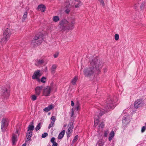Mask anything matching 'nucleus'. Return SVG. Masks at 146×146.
Wrapping results in <instances>:
<instances>
[{"label":"nucleus","instance_id":"obj_1","mask_svg":"<svg viewBox=\"0 0 146 146\" xmlns=\"http://www.w3.org/2000/svg\"><path fill=\"white\" fill-rule=\"evenodd\" d=\"M90 65L84 69L83 73L86 77L90 78L96 73L101 67L102 62L97 57H92L90 58Z\"/></svg>","mask_w":146,"mask_h":146},{"label":"nucleus","instance_id":"obj_2","mask_svg":"<svg viewBox=\"0 0 146 146\" xmlns=\"http://www.w3.org/2000/svg\"><path fill=\"white\" fill-rule=\"evenodd\" d=\"M74 21L69 23L66 19H62L59 22V27L60 30L64 31L66 30H72L74 28Z\"/></svg>","mask_w":146,"mask_h":146},{"label":"nucleus","instance_id":"obj_3","mask_svg":"<svg viewBox=\"0 0 146 146\" xmlns=\"http://www.w3.org/2000/svg\"><path fill=\"white\" fill-rule=\"evenodd\" d=\"M106 104L105 105V106L104 105L102 106V108H105V109H102V110H100V111H102V113H100V115H102L106 112L109 111L110 109H113L115 106L114 104L115 102H114L110 98H108L107 100Z\"/></svg>","mask_w":146,"mask_h":146},{"label":"nucleus","instance_id":"obj_4","mask_svg":"<svg viewBox=\"0 0 146 146\" xmlns=\"http://www.w3.org/2000/svg\"><path fill=\"white\" fill-rule=\"evenodd\" d=\"M43 35L41 33H39L34 37L32 43L34 45H38L40 44L43 40Z\"/></svg>","mask_w":146,"mask_h":146},{"label":"nucleus","instance_id":"obj_5","mask_svg":"<svg viewBox=\"0 0 146 146\" xmlns=\"http://www.w3.org/2000/svg\"><path fill=\"white\" fill-rule=\"evenodd\" d=\"M9 122L7 118H3L1 121V129L3 132L5 131L8 126Z\"/></svg>","mask_w":146,"mask_h":146},{"label":"nucleus","instance_id":"obj_6","mask_svg":"<svg viewBox=\"0 0 146 146\" xmlns=\"http://www.w3.org/2000/svg\"><path fill=\"white\" fill-rule=\"evenodd\" d=\"M52 88L51 87L47 86L45 87L43 89V95L46 96H48L50 95Z\"/></svg>","mask_w":146,"mask_h":146},{"label":"nucleus","instance_id":"obj_7","mask_svg":"<svg viewBox=\"0 0 146 146\" xmlns=\"http://www.w3.org/2000/svg\"><path fill=\"white\" fill-rule=\"evenodd\" d=\"M143 105V100L140 99L136 100L134 103V107L136 109L139 108V107H142Z\"/></svg>","mask_w":146,"mask_h":146},{"label":"nucleus","instance_id":"obj_8","mask_svg":"<svg viewBox=\"0 0 146 146\" xmlns=\"http://www.w3.org/2000/svg\"><path fill=\"white\" fill-rule=\"evenodd\" d=\"M40 70H37L34 73L32 76V79H36L37 81H39L40 79L39 77L41 76V74L40 73Z\"/></svg>","mask_w":146,"mask_h":146},{"label":"nucleus","instance_id":"obj_9","mask_svg":"<svg viewBox=\"0 0 146 146\" xmlns=\"http://www.w3.org/2000/svg\"><path fill=\"white\" fill-rule=\"evenodd\" d=\"M2 96L4 98H7L10 95V91L6 88L2 90Z\"/></svg>","mask_w":146,"mask_h":146},{"label":"nucleus","instance_id":"obj_10","mask_svg":"<svg viewBox=\"0 0 146 146\" xmlns=\"http://www.w3.org/2000/svg\"><path fill=\"white\" fill-rule=\"evenodd\" d=\"M12 32L8 28L6 29L3 33V35L4 36L6 37L9 38L12 34Z\"/></svg>","mask_w":146,"mask_h":146},{"label":"nucleus","instance_id":"obj_11","mask_svg":"<svg viewBox=\"0 0 146 146\" xmlns=\"http://www.w3.org/2000/svg\"><path fill=\"white\" fill-rule=\"evenodd\" d=\"M43 89V87L40 86H37L35 89V93L37 96H39L42 90Z\"/></svg>","mask_w":146,"mask_h":146},{"label":"nucleus","instance_id":"obj_12","mask_svg":"<svg viewBox=\"0 0 146 146\" xmlns=\"http://www.w3.org/2000/svg\"><path fill=\"white\" fill-rule=\"evenodd\" d=\"M44 62V60L42 59H37L35 61V64L37 66H39Z\"/></svg>","mask_w":146,"mask_h":146},{"label":"nucleus","instance_id":"obj_13","mask_svg":"<svg viewBox=\"0 0 146 146\" xmlns=\"http://www.w3.org/2000/svg\"><path fill=\"white\" fill-rule=\"evenodd\" d=\"M54 108V106L52 104L50 105L48 107H46L43 109V110L45 112H47L48 111L51 110L53 109Z\"/></svg>","mask_w":146,"mask_h":146},{"label":"nucleus","instance_id":"obj_14","mask_svg":"<svg viewBox=\"0 0 146 146\" xmlns=\"http://www.w3.org/2000/svg\"><path fill=\"white\" fill-rule=\"evenodd\" d=\"M9 39V38H8L4 36V37L1 38L0 41L1 44L3 45L5 44Z\"/></svg>","mask_w":146,"mask_h":146},{"label":"nucleus","instance_id":"obj_15","mask_svg":"<svg viewBox=\"0 0 146 146\" xmlns=\"http://www.w3.org/2000/svg\"><path fill=\"white\" fill-rule=\"evenodd\" d=\"M74 1H75L74 4L75 8H78L82 5V2L80 0H74Z\"/></svg>","mask_w":146,"mask_h":146},{"label":"nucleus","instance_id":"obj_16","mask_svg":"<svg viewBox=\"0 0 146 146\" xmlns=\"http://www.w3.org/2000/svg\"><path fill=\"white\" fill-rule=\"evenodd\" d=\"M99 117L98 115H96L94 116V126H96L98 125L99 121Z\"/></svg>","mask_w":146,"mask_h":146},{"label":"nucleus","instance_id":"obj_17","mask_svg":"<svg viewBox=\"0 0 146 146\" xmlns=\"http://www.w3.org/2000/svg\"><path fill=\"white\" fill-rule=\"evenodd\" d=\"M37 9L42 12H44L45 10V7L44 5L43 4L39 5Z\"/></svg>","mask_w":146,"mask_h":146},{"label":"nucleus","instance_id":"obj_18","mask_svg":"<svg viewBox=\"0 0 146 146\" xmlns=\"http://www.w3.org/2000/svg\"><path fill=\"white\" fill-rule=\"evenodd\" d=\"M65 130H63L59 133L58 137L59 139H61L63 137L65 134Z\"/></svg>","mask_w":146,"mask_h":146},{"label":"nucleus","instance_id":"obj_19","mask_svg":"<svg viewBox=\"0 0 146 146\" xmlns=\"http://www.w3.org/2000/svg\"><path fill=\"white\" fill-rule=\"evenodd\" d=\"M17 141V137L14 134H13L12 137V141L13 144V145L15 144Z\"/></svg>","mask_w":146,"mask_h":146},{"label":"nucleus","instance_id":"obj_20","mask_svg":"<svg viewBox=\"0 0 146 146\" xmlns=\"http://www.w3.org/2000/svg\"><path fill=\"white\" fill-rule=\"evenodd\" d=\"M78 79V76H75L72 80V81H71V83L73 85H76Z\"/></svg>","mask_w":146,"mask_h":146},{"label":"nucleus","instance_id":"obj_21","mask_svg":"<svg viewBox=\"0 0 146 146\" xmlns=\"http://www.w3.org/2000/svg\"><path fill=\"white\" fill-rule=\"evenodd\" d=\"M114 133L113 131H112L110 132L108 139L109 141H111L113 138L114 137Z\"/></svg>","mask_w":146,"mask_h":146},{"label":"nucleus","instance_id":"obj_22","mask_svg":"<svg viewBox=\"0 0 146 146\" xmlns=\"http://www.w3.org/2000/svg\"><path fill=\"white\" fill-rule=\"evenodd\" d=\"M69 127L68 129L71 130L72 131V129H73L74 126L73 125V123L72 122H70L68 124Z\"/></svg>","mask_w":146,"mask_h":146},{"label":"nucleus","instance_id":"obj_23","mask_svg":"<svg viewBox=\"0 0 146 146\" xmlns=\"http://www.w3.org/2000/svg\"><path fill=\"white\" fill-rule=\"evenodd\" d=\"M53 21L54 22H58L60 20L59 17L58 16H54L53 17Z\"/></svg>","mask_w":146,"mask_h":146},{"label":"nucleus","instance_id":"obj_24","mask_svg":"<svg viewBox=\"0 0 146 146\" xmlns=\"http://www.w3.org/2000/svg\"><path fill=\"white\" fill-rule=\"evenodd\" d=\"M74 109L75 110H76V111H78L80 110V103L78 102H77L76 104L75 107Z\"/></svg>","mask_w":146,"mask_h":146},{"label":"nucleus","instance_id":"obj_25","mask_svg":"<svg viewBox=\"0 0 146 146\" xmlns=\"http://www.w3.org/2000/svg\"><path fill=\"white\" fill-rule=\"evenodd\" d=\"M28 131H33V130L34 129V126L33 125H29V126L28 127Z\"/></svg>","mask_w":146,"mask_h":146},{"label":"nucleus","instance_id":"obj_26","mask_svg":"<svg viewBox=\"0 0 146 146\" xmlns=\"http://www.w3.org/2000/svg\"><path fill=\"white\" fill-rule=\"evenodd\" d=\"M72 132L71 130L68 129L67 131L66 132L67 137V138H69L70 137Z\"/></svg>","mask_w":146,"mask_h":146},{"label":"nucleus","instance_id":"obj_27","mask_svg":"<svg viewBox=\"0 0 146 146\" xmlns=\"http://www.w3.org/2000/svg\"><path fill=\"white\" fill-rule=\"evenodd\" d=\"M28 13L27 12H25L23 17V20H25V19L27 18V15Z\"/></svg>","mask_w":146,"mask_h":146},{"label":"nucleus","instance_id":"obj_28","mask_svg":"<svg viewBox=\"0 0 146 146\" xmlns=\"http://www.w3.org/2000/svg\"><path fill=\"white\" fill-rule=\"evenodd\" d=\"M31 137L32 136L31 135H26V139L25 141L27 142L29 141L31 139Z\"/></svg>","mask_w":146,"mask_h":146},{"label":"nucleus","instance_id":"obj_29","mask_svg":"<svg viewBox=\"0 0 146 146\" xmlns=\"http://www.w3.org/2000/svg\"><path fill=\"white\" fill-rule=\"evenodd\" d=\"M41 124L40 123H39L38 124L37 126L35 127V130L36 131L39 130L41 128Z\"/></svg>","mask_w":146,"mask_h":146},{"label":"nucleus","instance_id":"obj_30","mask_svg":"<svg viewBox=\"0 0 146 146\" xmlns=\"http://www.w3.org/2000/svg\"><path fill=\"white\" fill-rule=\"evenodd\" d=\"M78 139V136L76 135L74 137V139L72 140V143H75L77 140Z\"/></svg>","mask_w":146,"mask_h":146},{"label":"nucleus","instance_id":"obj_31","mask_svg":"<svg viewBox=\"0 0 146 146\" xmlns=\"http://www.w3.org/2000/svg\"><path fill=\"white\" fill-rule=\"evenodd\" d=\"M109 133V131L108 130H106V131H105L104 133V136L105 137H106L107 136L108 134Z\"/></svg>","mask_w":146,"mask_h":146},{"label":"nucleus","instance_id":"obj_32","mask_svg":"<svg viewBox=\"0 0 146 146\" xmlns=\"http://www.w3.org/2000/svg\"><path fill=\"white\" fill-rule=\"evenodd\" d=\"M46 79V78L44 77V76H42L40 79V81L42 82L43 83H45L46 82L45 81V80Z\"/></svg>","mask_w":146,"mask_h":146},{"label":"nucleus","instance_id":"obj_33","mask_svg":"<svg viewBox=\"0 0 146 146\" xmlns=\"http://www.w3.org/2000/svg\"><path fill=\"white\" fill-rule=\"evenodd\" d=\"M104 126V124L103 123H102L98 126L99 129H102Z\"/></svg>","mask_w":146,"mask_h":146},{"label":"nucleus","instance_id":"obj_34","mask_svg":"<svg viewBox=\"0 0 146 146\" xmlns=\"http://www.w3.org/2000/svg\"><path fill=\"white\" fill-rule=\"evenodd\" d=\"M31 99L33 101L35 100L36 99V96L35 95H33L31 96Z\"/></svg>","mask_w":146,"mask_h":146},{"label":"nucleus","instance_id":"obj_35","mask_svg":"<svg viewBox=\"0 0 146 146\" xmlns=\"http://www.w3.org/2000/svg\"><path fill=\"white\" fill-rule=\"evenodd\" d=\"M114 38L115 40H117L119 39V35L118 34H116L114 36Z\"/></svg>","mask_w":146,"mask_h":146},{"label":"nucleus","instance_id":"obj_36","mask_svg":"<svg viewBox=\"0 0 146 146\" xmlns=\"http://www.w3.org/2000/svg\"><path fill=\"white\" fill-rule=\"evenodd\" d=\"M50 119L52 120L51 122L54 123L56 120L55 117L54 116H52L51 117Z\"/></svg>","mask_w":146,"mask_h":146},{"label":"nucleus","instance_id":"obj_37","mask_svg":"<svg viewBox=\"0 0 146 146\" xmlns=\"http://www.w3.org/2000/svg\"><path fill=\"white\" fill-rule=\"evenodd\" d=\"M54 123L51 122V123L49 124V126H48V129H50L51 127L53 126Z\"/></svg>","mask_w":146,"mask_h":146},{"label":"nucleus","instance_id":"obj_38","mask_svg":"<svg viewBox=\"0 0 146 146\" xmlns=\"http://www.w3.org/2000/svg\"><path fill=\"white\" fill-rule=\"evenodd\" d=\"M48 135V133H44L42 135V137L43 138H44Z\"/></svg>","mask_w":146,"mask_h":146},{"label":"nucleus","instance_id":"obj_39","mask_svg":"<svg viewBox=\"0 0 146 146\" xmlns=\"http://www.w3.org/2000/svg\"><path fill=\"white\" fill-rule=\"evenodd\" d=\"M32 133H33V131H27L26 135H31V136H32Z\"/></svg>","mask_w":146,"mask_h":146},{"label":"nucleus","instance_id":"obj_40","mask_svg":"<svg viewBox=\"0 0 146 146\" xmlns=\"http://www.w3.org/2000/svg\"><path fill=\"white\" fill-rule=\"evenodd\" d=\"M98 1L102 4L103 6H104L105 4L103 0H98Z\"/></svg>","mask_w":146,"mask_h":146},{"label":"nucleus","instance_id":"obj_41","mask_svg":"<svg viewBox=\"0 0 146 146\" xmlns=\"http://www.w3.org/2000/svg\"><path fill=\"white\" fill-rule=\"evenodd\" d=\"M102 109H105V108H104V109H103V108H100V109H97V110H98V112H97V113H99V115L100 116H101L102 115H100V113L101 112V113H102V111H100V110H102Z\"/></svg>","mask_w":146,"mask_h":146},{"label":"nucleus","instance_id":"obj_42","mask_svg":"<svg viewBox=\"0 0 146 146\" xmlns=\"http://www.w3.org/2000/svg\"><path fill=\"white\" fill-rule=\"evenodd\" d=\"M146 129V127L145 126H143L141 129V131L142 133Z\"/></svg>","mask_w":146,"mask_h":146},{"label":"nucleus","instance_id":"obj_43","mask_svg":"<svg viewBox=\"0 0 146 146\" xmlns=\"http://www.w3.org/2000/svg\"><path fill=\"white\" fill-rule=\"evenodd\" d=\"M57 66L55 65H53L52 66L51 68V69H53L54 70H56V68Z\"/></svg>","mask_w":146,"mask_h":146},{"label":"nucleus","instance_id":"obj_44","mask_svg":"<svg viewBox=\"0 0 146 146\" xmlns=\"http://www.w3.org/2000/svg\"><path fill=\"white\" fill-rule=\"evenodd\" d=\"M55 140V138L54 137H52L50 140V141L52 143H54V140Z\"/></svg>","mask_w":146,"mask_h":146},{"label":"nucleus","instance_id":"obj_45","mask_svg":"<svg viewBox=\"0 0 146 146\" xmlns=\"http://www.w3.org/2000/svg\"><path fill=\"white\" fill-rule=\"evenodd\" d=\"M58 53H56L54 54V58H56V57H57L58 56Z\"/></svg>","mask_w":146,"mask_h":146},{"label":"nucleus","instance_id":"obj_46","mask_svg":"<svg viewBox=\"0 0 146 146\" xmlns=\"http://www.w3.org/2000/svg\"><path fill=\"white\" fill-rule=\"evenodd\" d=\"M70 12V10L68 9H67L65 10V12L66 13L68 14Z\"/></svg>","mask_w":146,"mask_h":146},{"label":"nucleus","instance_id":"obj_47","mask_svg":"<svg viewBox=\"0 0 146 146\" xmlns=\"http://www.w3.org/2000/svg\"><path fill=\"white\" fill-rule=\"evenodd\" d=\"M58 144L56 142L53 143L52 146H57Z\"/></svg>","mask_w":146,"mask_h":146},{"label":"nucleus","instance_id":"obj_48","mask_svg":"<svg viewBox=\"0 0 146 146\" xmlns=\"http://www.w3.org/2000/svg\"><path fill=\"white\" fill-rule=\"evenodd\" d=\"M145 6V5L143 3V4H142L140 6V8L141 9H142L144 7V6Z\"/></svg>","mask_w":146,"mask_h":146},{"label":"nucleus","instance_id":"obj_49","mask_svg":"<svg viewBox=\"0 0 146 146\" xmlns=\"http://www.w3.org/2000/svg\"><path fill=\"white\" fill-rule=\"evenodd\" d=\"M74 103L72 101H71V105L72 106H74Z\"/></svg>","mask_w":146,"mask_h":146},{"label":"nucleus","instance_id":"obj_50","mask_svg":"<svg viewBox=\"0 0 146 146\" xmlns=\"http://www.w3.org/2000/svg\"><path fill=\"white\" fill-rule=\"evenodd\" d=\"M55 70L52 69L51 72L52 73L54 74L55 72Z\"/></svg>","mask_w":146,"mask_h":146},{"label":"nucleus","instance_id":"obj_51","mask_svg":"<svg viewBox=\"0 0 146 146\" xmlns=\"http://www.w3.org/2000/svg\"><path fill=\"white\" fill-rule=\"evenodd\" d=\"M72 113L71 114V117H72L73 116V114H74V111H73V109H72Z\"/></svg>","mask_w":146,"mask_h":146},{"label":"nucleus","instance_id":"obj_52","mask_svg":"<svg viewBox=\"0 0 146 146\" xmlns=\"http://www.w3.org/2000/svg\"><path fill=\"white\" fill-rule=\"evenodd\" d=\"M26 144L25 143L23 144L22 146H26Z\"/></svg>","mask_w":146,"mask_h":146},{"label":"nucleus","instance_id":"obj_53","mask_svg":"<svg viewBox=\"0 0 146 146\" xmlns=\"http://www.w3.org/2000/svg\"><path fill=\"white\" fill-rule=\"evenodd\" d=\"M137 6H136V5H135L134 6V7L135 9H136V8Z\"/></svg>","mask_w":146,"mask_h":146},{"label":"nucleus","instance_id":"obj_54","mask_svg":"<svg viewBox=\"0 0 146 146\" xmlns=\"http://www.w3.org/2000/svg\"><path fill=\"white\" fill-rule=\"evenodd\" d=\"M64 127H66V125H64Z\"/></svg>","mask_w":146,"mask_h":146},{"label":"nucleus","instance_id":"obj_55","mask_svg":"<svg viewBox=\"0 0 146 146\" xmlns=\"http://www.w3.org/2000/svg\"><path fill=\"white\" fill-rule=\"evenodd\" d=\"M69 5H70V4L69 3H68Z\"/></svg>","mask_w":146,"mask_h":146}]
</instances>
